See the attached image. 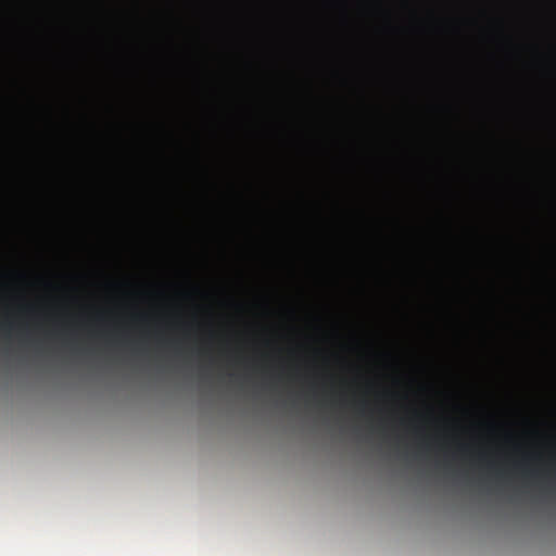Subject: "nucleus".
I'll return each instance as SVG.
<instances>
[{
    "label": "nucleus",
    "mask_w": 556,
    "mask_h": 556,
    "mask_svg": "<svg viewBox=\"0 0 556 556\" xmlns=\"http://www.w3.org/2000/svg\"><path fill=\"white\" fill-rule=\"evenodd\" d=\"M365 412V403L362 404V406L359 407V413L363 415Z\"/></svg>",
    "instance_id": "f257e3e1"
}]
</instances>
